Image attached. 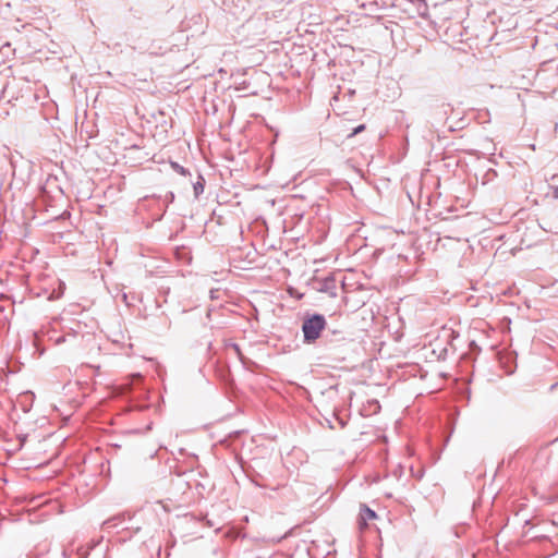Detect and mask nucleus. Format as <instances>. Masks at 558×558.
Here are the masks:
<instances>
[{
	"label": "nucleus",
	"instance_id": "nucleus-1",
	"mask_svg": "<svg viewBox=\"0 0 558 558\" xmlns=\"http://www.w3.org/2000/svg\"><path fill=\"white\" fill-rule=\"evenodd\" d=\"M326 326V320L322 315H314L306 319L303 324L304 338L308 342L315 341L319 338L322 330Z\"/></svg>",
	"mask_w": 558,
	"mask_h": 558
},
{
	"label": "nucleus",
	"instance_id": "nucleus-2",
	"mask_svg": "<svg viewBox=\"0 0 558 558\" xmlns=\"http://www.w3.org/2000/svg\"><path fill=\"white\" fill-rule=\"evenodd\" d=\"M377 518L375 511L369 509L367 506L362 505L359 513V525L360 529H366L369 521H374Z\"/></svg>",
	"mask_w": 558,
	"mask_h": 558
},
{
	"label": "nucleus",
	"instance_id": "nucleus-3",
	"mask_svg": "<svg viewBox=\"0 0 558 558\" xmlns=\"http://www.w3.org/2000/svg\"><path fill=\"white\" fill-rule=\"evenodd\" d=\"M364 129H365V125H363V124L359 125L357 128H355L353 130V132L350 134V136L352 137V136L356 135L357 133L364 131Z\"/></svg>",
	"mask_w": 558,
	"mask_h": 558
}]
</instances>
